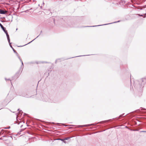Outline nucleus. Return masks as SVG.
<instances>
[{"instance_id": "1", "label": "nucleus", "mask_w": 146, "mask_h": 146, "mask_svg": "<svg viewBox=\"0 0 146 146\" xmlns=\"http://www.w3.org/2000/svg\"><path fill=\"white\" fill-rule=\"evenodd\" d=\"M67 17H64L63 18H62V22L65 26L67 27H78L76 25L75 23H72L69 21L67 19Z\"/></svg>"}, {"instance_id": "2", "label": "nucleus", "mask_w": 146, "mask_h": 146, "mask_svg": "<svg viewBox=\"0 0 146 146\" xmlns=\"http://www.w3.org/2000/svg\"><path fill=\"white\" fill-rule=\"evenodd\" d=\"M42 99L43 101L46 102H48L51 103L55 102L54 98L52 96H48L45 94L43 95Z\"/></svg>"}, {"instance_id": "3", "label": "nucleus", "mask_w": 146, "mask_h": 146, "mask_svg": "<svg viewBox=\"0 0 146 146\" xmlns=\"http://www.w3.org/2000/svg\"><path fill=\"white\" fill-rule=\"evenodd\" d=\"M19 95L27 98H29L32 96L29 92L26 91L21 92Z\"/></svg>"}, {"instance_id": "4", "label": "nucleus", "mask_w": 146, "mask_h": 146, "mask_svg": "<svg viewBox=\"0 0 146 146\" xmlns=\"http://www.w3.org/2000/svg\"><path fill=\"white\" fill-rule=\"evenodd\" d=\"M111 120V119H109L107 120H105L104 121H103L100 122H98L97 123H96V124H94L92 123L90 124H88V125H79L78 126V127H87V126H90L91 125H96V124H98L99 123H102L103 122H108Z\"/></svg>"}, {"instance_id": "5", "label": "nucleus", "mask_w": 146, "mask_h": 146, "mask_svg": "<svg viewBox=\"0 0 146 146\" xmlns=\"http://www.w3.org/2000/svg\"><path fill=\"white\" fill-rule=\"evenodd\" d=\"M145 79H141L139 80V86L140 88H142L143 87L144 85L145 84V82H144Z\"/></svg>"}, {"instance_id": "6", "label": "nucleus", "mask_w": 146, "mask_h": 146, "mask_svg": "<svg viewBox=\"0 0 146 146\" xmlns=\"http://www.w3.org/2000/svg\"><path fill=\"white\" fill-rule=\"evenodd\" d=\"M119 21H117L114 22L113 23H108V24H103V25H96V26H86L84 27H97V26H102V25H108V24H112L113 23H117V22H119Z\"/></svg>"}, {"instance_id": "7", "label": "nucleus", "mask_w": 146, "mask_h": 146, "mask_svg": "<svg viewBox=\"0 0 146 146\" xmlns=\"http://www.w3.org/2000/svg\"><path fill=\"white\" fill-rule=\"evenodd\" d=\"M5 33L6 34V35L8 42H9V43H10V39L9 38V35L8 34V33H7V31H6V32H5Z\"/></svg>"}, {"instance_id": "8", "label": "nucleus", "mask_w": 146, "mask_h": 146, "mask_svg": "<svg viewBox=\"0 0 146 146\" xmlns=\"http://www.w3.org/2000/svg\"><path fill=\"white\" fill-rule=\"evenodd\" d=\"M0 26L5 33L6 32V31H7V30H6L5 28L0 23Z\"/></svg>"}, {"instance_id": "9", "label": "nucleus", "mask_w": 146, "mask_h": 146, "mask_svg": "<svg viewBox=\"0 0 146 146\" xmlns=\"http://www.w3.org/2000/svg\"><path fill=\"white\" fill-rule=\"evenodd\" d=\"M7 12V11L6 10H4L2 9L0 10V14H5Z\"/></svg>"}, {"instance_id": "10", "label": "nucleus", "mask_w": 146, "mask_h": 146, "mask_svg": "<svg viewBox=\"0 0 146 146\" xmlns=\"http://www.w3.org/2000/svg\"><path fill=\"white\" fill-rule=\"evenodd\" d=\"M40 35H39L36 38H35V39H33V40H32V41H31V42H29V43H28L27 44H29L30 43H31V42H32L36 38H37L40 35ZM27 45V44H25L24 45V46L25 45ZM24 46V45L23 46H18V47H22V46Z\"/></svg>"}, {"instance_id": "11", "label": "nucleus", "mask_w": 146, "mask_h": 146, "mask_svg": "<svg viewBox=\"0 0 146 146\" xmlns=\"http://www.w3.org/2000/svg\"><path fill=\"white\" fill-rule=\"evenodd\" d=\"M11 43H10H10H9V45L10 46V47L12 48V49H13V52H15V51L16 50L14 49V48H13V47H12V46H11Z\"/></svg>"}, {"instance_id": "12", "label": "nucleus", "mask_w": 146, "mask_h": 146, "mask_svg": "<svg viewBox=\"0 0 146 146\" xmlns=\"http://www.w3.org/2000/svg\"><path fill=\"white\" fill-rule=\"evenodd\" d=\"M14 52L16 54L17 56L19 58V59H20L21 58H20V56H19V54L17 53V52L16 51H15V52Z\"/></svg>"}, {"instance_id": "13", "label": "nucleus", "mask_w": 146, "mask_h": 146, "mask_svg": "<svg viewBox=\"0 0 146 146\" xmlns=\"http://www.w3.org/2000/svg\"><path fill=\"white\" fill-rule=\"evenodd\" d=\"M125 115L124 113H123L122 114L120 115L119 116V117H118V118H120L122 116L124 117V116L126 115Z\"/></svg>"}, {"instance_id": "14", "label": "nucleus", "mask_w": 146, "mask_h": 146, "mask_svg": "<svg viewBox=\"0 0 146 146\" xmlns=\"http://www.w3.org/2000/svg\"><path fill=\"white\" fill-rule=\"evenodd\" d=\"M5 79L6 80V81H8V80H10V81H11V84L12 85V82H11V80H10V79L9 78L7 79L6 78H5Z\"/></svg>"}, {"instance_id": "15", "label": "nucleus", "mask_w": 146, "mask_h": 146, "mask_svg": "<svg viewBox=\"0 0 146 146\" xmlns=\"http://www.w3.org/2000/svg\"><path fill=\"white\" fill-rule=\"evenodd\" d=\"M20 61H21V62L22 63V65L21 66V67H22V66H23V61H22V60H21V59L20 58V59H19Z\"/></svg>"}, {"instance_id": "16", "label": "nucleus", "mask_w": 146, "mask_h": 146, "mask_svg": "<svg viewBox=\"0 0 146 146\" xmlns=\"http://www.w3.org/2000/svg\"><path fill=\"white\" fill-rule=\"evenodd\" d=\"M0 139L1 140H2L4 141H7V138H0Z\"/></svg>"}, {"instance_id": "17", "label": "nucleus", "mask_w": 146, "mask_h": 146, "mask_svg": "<svg viewBox=\"0 0 146 146\" xmlns=\"http://www.w3.org/2000/svg\"><path fill=\"white\" fill-rule=\"evenodd\" d=\"M5 132H7V134H9L10 133V131H8L7 130H5Z\"/></svg>"}, {"instance_id": "18", "label": "nucleus", "mask_w": 146, "mask_h": 146, "mask_svg": "<svg viewBox=\"0 0 146 146\" xmlns=\"http://www.w3.org/2000/svg\"><path fill=\"white\" fill-rule=\"evenodd\" d=\"M87 55H81V56H75V57H72L71 58H74L75 57H79V56H87Z\"/></svg>"}, {"instance_id": "19", "label": "nucleus", "mask_w": 146, "mask_h": 146, "mask_svg": "<svg viewBox=\"0 0 146 146\" xmlns=\"http://www.w3.org/2000/svg\"><path fill=\"white\" fill-rule=\"evenodd\" d=\"M23 129H21V131H20L18 133L19 134H21V132L22 131H23Z\"/></svg>"}, {"instance_id": "20", "label": "nucleus", "mask_w": 146, "mask_h": 146, "mask_svg": "<svg viewBox=\"0 0 146 146\" xmlns=\"http://www.w3.org/2000/svg\"><path fill=\"white\" fill-rule=\"evenodd\" d=\"M69 138V137H66V138H65L63 140H67Z\"/></svg>"}, {"instance_id": "21", "label": "nucleus", "mask_w": 146, "mask_h": 146, "mask_svg": "<svg viewBox=\"0 0 146 146\" xmlns=\"http://www.w3.org/2000/svg\"><path fill=\"white\" fill-rule=\"evenodd\" d=\"M140 132H146V131H140Z\"/></svg>"}, {"instance_id": "22", "label": "nucleus", "mask_w": 146, "mask_h": 146, "mask_svg": "<svg viewBox=\"0 0 146 146\" xmlns=\"http://www.w3.org/2000/svg\"><path fill=\"white\" fill-rule=\"evenodd\" d=\"M11 137V138L12 139H13V138H12V136H8L7 137Z\"/></svg>"}, {"instance_id": "23", "label": "nucleus", "mask_w": 146, "mask_h": 146, "mask_svg": "<svg viewBox=\"0 0 146 146\" xmlns=\"http://www.w3.org/2000/svg\"><path fill=\"white\" fill-rule=\"evenodd\" d=\"M139 15L140 16V17H142V16H143V15H139Z\"/></svg>"}, {"instance_id": "24", "label": "nucleus", "mask_w": 146, "mask_h": 146, "mask_svg": "<svg viewBox=\"0 0 146 146\" xmlns=\"http://www.w3.org/2000/svg\"><path fill=\"white\" fill-rule=\"evenodd\" d=\"M3 134V133H2V131H1L0 132V135L2 134Z\"/></svg>"}, {"instance_id": "25", "label": "nucleus", "mask_w": 146, "mask_h": 146, "mask_svg": "<svg viewBox=\"0 0 146 146\" xmlns=\"http://www.w3.org/2000/svg\"><path fill=\"white\" fill-rule=\"evenodd\" d=\"M21 113H23V112L21 110L20 111V113H21Z\"/></svg>"}, {"instance_id": "26", "label": "nucleus", "mask_w": 146, "mask_h": 146, "mask_svg": "<svg viewBox=\"0 0 146 146\" xmlns=\"http://www.w3.org/2000/svg\"><path fill=\"white\" fill-rule=\"evenodd\" d=\"M10 128V126L7 127V129H9Z\"/></svg>"}, {"instance_id": "27", "label": "nucleus", "mask_w": 146, "mask_h": 146, "mask_svg": "<svg viewBox=\"0 0 146 146\" xmlns=\"http://www.w3.org/2000/svg\"><path fill=\"white\" fill-rule=\"evenodd\" d=\"M64 139H60V140H61V141H64V140H63Z\"/></svg>"}, {"instance_id": "28", "label": "nucleus", "mask_w": 146, "mask_h": 146, "mask_svg": "<svg viewBox=\"0 0 146 146\" xmlns=\"http://www.w3.org/2000/svg\"><path fill=\"white\" fill-rule=\"evenodd\" d=\"M19 76V74H18V75H17V78Z\"/></svg>"}, {"instance_id": "29", "label": "nucleus", "mask_w": 146, "mask_h": 146, "mask_svg": "<svg viewBox=\"0 0 146 146\" xmlns=\"http://www.w3.org/2000/svg\"><path fill=\"white\" fill-rule=\"evenodd\" d=\"M4 129H7V127H5L4 128Z\"/></svg>"}, {"instance_id": "30", "label": "nucleus", "mask_w": 146, "mask_h": 146, "mask_svg": "<svg viewBox=\"0 0 146 146\" xmlns=\"http://www.w3.org/2000/svg\"><path fill=\"white\" fill-rule=\"evenodd\" d=\"M5 131L3 129H2L1 131Z\"/></svg>"}, {"instance_id": "31", "label": "nucleus", "mask_w": 146, "mask_h": 146, "mask_svg": "<svg viewBox=\"0 0 146 146\" xmlns=\"http://www.w3.org/2000/svg\"><path fill=\"white\" fill-rule=\"evenodd\" d=\"M6 137V136H3V137Z\"/></svg>"}, {"instance_id": "32", "label": "nucleus", "mask_w": 146, "mask_h": 146, "mask_svg": "<svg viewBox=\"0 0 146 146\" xmlns=\"http://www.w3.org/2000/svg\"><path fill=\"white\" fill-rule=\"evenodd\" d=\"M26 114L25 113H24V115H25Z\"/></svg>"}, {"instance_id": "33", "label": "nucleus", "mask_w": 146, "mask_h": 146, "mask_svg": "<svg viewBox=\"0 0 146 146\" xmlns=\"http://www.w3.org/2000/svg\"><path fill=\"white\" fill-rule=\"evenodd\" d=\"M22 126H23V125H21V127H22Z\"/></svg>"}, {"instance_id": "34", "label": "nucleus", "mask_w": 146, "mask_h": 146, "mask_svg": "<svg viewBox=\"0 0 146 146\" xmlns=\"http://www.w3.org/2000/svg\"><path fill=\"white\" fill-rule=\"evenodd\" d=\"M44 2H43L42 4H43V5H44Z\"/></svg>"}, {"instance_id": "35", "label": "nucleus", "mask_w": 146, "mask_h": 146, "mask_svg": "<svg viewBox=\"0 0 146 146\" xmlns=\"http://www.w3.org/2000/svg\"><path fill=\"white\" fill-rule=\"evenodd\" d=\"M18 110L19 111V109H18Z\"/></svg>"}, {"instance_id": "36", "label": "nucleus", "mask_w": 146, "mask_h": 146, "mask_svg": "<svg viewBox=\"0 0 146 146\" xmlns=\"http://www.w3.org/2000/svg\"><path fill=\"white\" fill-rule=\"evenodd\" d=\"M42 32V31H40V33H41Z\"/></svg>"}, {"instance_id": "37", "label": "nucleus", "mask_w": 146, "mask_h": 146, "mask_svg": "<svg viewBox=\"0 0 146 146\" xmlns=\"http://www.w3.org/2000/svg\"><path fill=\"white\" fill-rule=\"evenodd\" d=\"M17 74H18L17 73V74H16V75H17Z\"/></svg>"}, {"instance_id": "38", "label": "nucleus", "mask_w": 146, "mask_h": 146, "mask_svg": "<svg viewBox=\"0 0 146 146\" xmlns=\"http://www.w3.org/2000/svg\"><path fill=\"white\" fill-rule=\"evenodd\" d=\"M42 6H41V7H40V8H42Z\"/></svg>"}, {"instance_id": "39", "label": "nucleus", "mask_w": 146, "mask_h": 146, "mask_svg": "<svg viewBox=\"0 0 146 146\" xmlns=\"http://www.w3.org/2000/svg\"><path fill=\"white\" fill-rule=\"evenodd\" d=\"M125 127H127V126H126Z\"/></svg>"}, {"instance_id": "40", "label": "nucleus", "mask_w": 146, "mask_h": 146, "mask_svg": "<svg viewBox=\"0 0 146 146\" xmlns=\"http://www.w3.org/2000/svg\"><path fill=\"white\" fill-rule=\"evenodd\" d=\"M16 30H17V29H16Z\"/></svg>"}, {"instance_id": "41", "label": "nucleus", "mask_w": 146, "mask_h": 146, "mask_svg": "<svg viewBox=\"0 0 146 146\" xmlns=\"http://www.w3.org/2000/svg\"><path fill=\"white\" fill-rule=\"evenodd\" d=\"M1 109H0V110H1Z\"/></svg>"}]
</instances>
